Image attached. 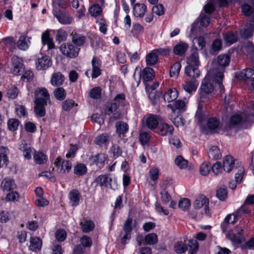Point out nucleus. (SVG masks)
I'll return each instance as SVG.
<instances>
[{
	"mask_svg": "<svg viewBox=\"0 0 254 254\" xmlns=\"http://www.w3.org/2000/svg\"><path fill=\"white\" fill-rule=\"evenodd\" d=\"M7 148L4 147H0V167L7 165L8 158L7 157Z\"/></svg>",
	"mask_w": 254,
	"mask_h": 254,
	"instance_id": "79ce46f5",
	"label": "nucleus"
},
{
	"mask_svg": "<svg viewBox=\"0 0 254 254\" xmlns=\"http://www.w3.org/2000/svg\"><path fill=\"white\" fill-rule=\"evenodd\" d=\"M235 167V160L231 156L227 155L223 158V167L225 171L230 172Z\"/></svg>",
	"mask_w": 254,
	"mask_h": 254,
	"instance_id": "b1692460",
	"label": "nucleus"
},
{
	"mask_svg": "<svg viewBox=\"0 0 254 254\" xmlns=\"http://www.w3.org/2000/svg\"><path fill=\"white\" fill-rule=\"evenodd\" d=\"M60 50L63 55L69 58L76 57L79 51L78 48L75 47L70 43L62 44L60 47Z\"/></svg>",
	"mask_w": 254,
	"mask_h": 254,
	"instance_id": "6e6552de",
	"label": "nucleus"
},
{
	"mask_svg": "<svg viewBox=\"0 0 254 254\" xmlns=\"http://www.w3.org/2000/svg\"><path fill=\"white\" fill-rule=\"evenodd\" d=\"M189 48V45L184 42H180L173 48V52L176 55L183 56Z\"/></svg>",
	"mask_w": 254,
	"mask_h": 254,
	"instance_id": "5701e85b",
	"label": "nucleus"
},
{
	"mask_svg": "<svg viewBox=\"0 0 254 254\" xmlns=\"http://www.w3.org/2000/svg\"><path fill=\"white\" fill-rule=\"evenodd\" d=\"M231 0H209L204 5V10L208 14L211 13L215 9V5L218 4L220 7L226 6Z\"/></svg>",
	"mask_w": 254,
	"mask_h": 254,
	"instance_id": "9b49d317",
	"label": "nucleus"
},
{
	"mask_svg": "<svg viewBox=\"0 0 254 254\" xmlns=\"http://www.w3.org/2000/svg\"><path fill=\"white\" fill-rule=\"evenodd\" d=\"M214 70H209L208 73L205 78L203 79L201 85V93H200V102H204V98H205L206 94L211 93L213 89L214 86L211 81H213L215 83V87L218 86L219 89V92L222 93L224 91V87L222 85V80L219 83V78L215 74Z\"/></svg>",
	"mask_w": 254,
	"mask_h": 254,
	"instance_id": "f03ea898",
	"label": "nucleus"
},
{
	"mask_svg": "<svg viewBox=\"0 0 254 254\" xmlns=\"http://www.w3.org/2000/svg\"><path fill=\"white\" fill-rule=\"evenodd\" d=\"M36 99L35 101L40 103H46L50 101V95L48 90L44 88L37 89L35 93Z\"/></svg>",
	"mask_w": 254,
	"mask_h": 254,
	"instance_id": "dca6fc26",
	"label": "nucleus"
},
{
	"mask_svg": "<svg viewBox=\"0 0 254 254\" xmlns=\"http://www.w3.org/2000/svg\"><path fill=\"white\" fill-rule=\"evenodd\" d=\"M69 197L72 205H77L79 204L80 194L78 190H74L70 191Z\"/></svg>",
	"mask_w": 254,
	"mask_h": 254,
	"instance_id": "3c124183",
	"label": "nucleus"
},
{
	"mask_svg": "<svg viewBox=\"0 0 254 254\" xmlns=\"http://www.w3.org/2000/svg\"><path fill=\"white\" fill-rule=\"evenodd\" d=\"M53 9H60V7L65 9L68 6V3L65 0H55L53 2Z\"/></svg>",
	"mask_w": 254,
	"mask_h": 254,
	"instance_id": "680f3d73",
	"label": "nucleus"
},
{
	"mask_svg": "<svg viewBox=\"0 0 254 254\" xmlns=\"http://www.w3.org/2000/svg\"><path fill=\"white\" fill-rule=\"evenodd\" d=\"M89 159L93 164H96L101 167L103 166L107 159V156L104 153H99L96 155L91 156Z\"/></svg>",
	"mask_w": 254,
	"mask_h": 254,
	"instance_id": "7c9ffc66",
	"label": "nucleus"
},
{
	"mask_svg": "<svg viewBox=\"0 0 254 254\" xmlns=\"http://www.w3.org/2000/svg\"><path fill=\"white\" fill-rule=\"evenodd\" d=\"M208 155L209 158L212 160L218 159L221 156L220 150L216 146H212L210 148Z\"/></svg>",
	"mask_w": 254,
	"mask_h": 254,
	"instance_id": "a19ab883",
	"label": "nucleus"
},
{
	"mask_svg": "<svg viewBox=\"0 0 254 254\" xmlns=\"http://www.w3.org/2000/svg\"><path fill=\"white\" fill-rule=\"evenodd\" d=\"M243 229L241 227H237L233 229L232 232L227 234V237L235 244H241L244 241V237L243 235Z\"/></svg>",
	"mask_w": 254,
	"mask_h": 254,
	"instance_id": "1a4fd4ad",
	"label": "nucleus"
},
{
	"mask_svg": "<svg viewBox=\"0 0 254 254\" xmlns=\"http://www.w3.org/2000/svg\"><path fill=\"white\" fill-rule=\"evenodd\" d=\"M150 138L149 134L145 131L141 132L139 134V140L143 146H148L149 141Z\"/></svg>",
	"mask_w": 254,
	"mask_h": 254,
	"instance_id": "bf43d9fd",
	"label": "nucleus"
},
{
	"mask_svg": "<svg viewBox=\"0 0 254 254\" xmlns=\"http://www.w3.org/2000/svg\"><path fill=\"white\" fill-rule=\"evenodd\" d=\"M208 129L212 132H217L220 130V122L215 117L210 118L207 122Z\"/></svg>",
	"mask_w": 254,
	"mask_h": 254,
	"instance_id": "cd10ccee",
	"label": "nucleus"
},
{
	"mask_svg": "<svg viewBox=\"0 0 254 254\" xmlns=\"http://www.w3.org/2000/svg\"><path fill=\"white\" fill-rule=\"evenodd\" d=\"M64 79V76L60 72H57L53 74L51 82L53 86H58L63 84Z\"/></svg>",
	"mask_w": 254,
	"mask_h": 254,
	"instance_id": "72a5a7b5",
	"label": "nucleus"
},
{
	"mask_svg": "<svg viewBox=\"0 0 254 254\" xmlns=\"http://www.w3.org/2000/svg\"><path fill=\"white\" fill-rule=\"evenodd\" d=\"M52 65V61L48 56H42L39 58L36 64L38 70H43L48 68Z\"/></svg>",
	"mask_w": 254,
	"mask_h": 254,
	"instance_id": "6ab92c4d",
	"label": "nucleus"
},
{
	"mask_svg": "<svg viewBox=\"0 0 254 254\" xmlns=\"http://www.w3.org/2000/svg\"><path fill=\"white\" fill-rule=\"evenodd\" d=\"M136 221L131 218H128L125 222L124 231L127 233H131L133 228L136 226Z\"/></svg>",
	"mask_w": 254,
	"mask_h": 254,
	"instance_id": "49530a36",
	"label": "nucleus"
},
{
	"mask_svg": "<svg viewBox=\"0 0 254 254\" xmlns=\"http://www.w3.org/2000/svg\"><path fill=\"white\" fill-rule=\"evenodd\" d=\"M198 85V82L195 79H191L186 81L183 85L184 90L190 94L194 92Z\"/></svg>",
	"mask_w": 254,
	"mask_h": 254,
	"instance_id": "aec40b11",
	"label": "nucleus"
},
{
	"mask_svg": "<svg viewBox=\"0 0 254 254\" xmlns=\"http://www.w3.org/2000/svg\"><path fill=\"white\" fill-rule=\"evenodd\" d=\"M232 217V215H227L226 216L224 222L221 224V227L223 232H227L229 224H233L235 223V220H233L232 221H229V219L231 218Z\"/></svg>",
	"mask_w": 254,
	"mask_h": 254,
	"instance_id": "0e129e2a",
	"label": "nucleus"
},
{
	"mask_svg": "<svg viewBox=\"0 0 254 254\" xmlns=\"http://www.w3.org/2000/svg\"><path fill=\"white\" fill-rule=\"evenodd\" d=\"M198 66L187 65L185 68V73L188 76L195 79L199 76L200 71L198 69Z\"/></svg>",
	"mask_w": 254,
	"mask_h": 254,
	"instance_id": "bb28decb",
	"label": "nucleus"
},
{
	"mask_svg": "<svg viewBox=\"0 0 254 254\" xmlns=\"http://www.w3.org/2000/svg\"><path fill=\"white\" fill-rule=\"evenodd\" d=\"M179 93L176 88H171L168 90L164 94V99L168 103L175 100L178 97Z\"/></svg>",
	"mask_w": 254,
	"mask_h": 254,
	"instance_id": "2f4dec72",
	"label": "nucleus"
},
{
	"mask_svg": "<svg viewBox=\"0 0 254 254\" xmlns=\"http://www.w3.org/2000/svg\"><path fill=\"white\" fill-rule=\"evenodd\" d=\"M230 57L227 54H221L219 55L216 60L212 62V67L209 70H214L215 74L219 78V83L223 80L224 77L223 72L225 67L229 64Z\"/></svg>",
	"mask_w": 254,
	"mask_h": 254,
	"instance_id": "20e7f679",
	"label": "nucleus"
},
{
	"mask_svg": "<svg viewBox=\"0 0 254 254\" xmlns=\"http://www.w3.org/2000/svg\"><path fill=\"white\" fill-rule=\"evenodd\" d=\"M167 107L171 109L173 112L177 110L180 112H184L186 110L187 102L182 100H178L175 102L173 105L168 104Z\"/></svg>",
	"mask_w": 254,
	"mask_h": 254,
	"instance_id": "c85d7f7f",
	"label": "nucleus"
},
{
	"mask_svg": "<svg viewBox=\"0 0 254 254\" xmlns=\"http://www.w3.org/2000/svg\"><path fill=\"white\" fill-rule=\"evenodd\" d=\"M0 187L3 191H10L16 189V185L13 180L4 179L2 181Z\"/></svg>",
	"mask_w": 254,
	"mask_h": 254,
	"instance_id": "c756f323",
	"label": "nucleus"
},
{
	"mask_svg": "<svg viewBox=\"0 0 254 254\" xmlns=\"http://www.w3.org/2000/svg\"><path fill=\"white\" fill-rule=\"evenodd\" d=\"M187 65L195 66L199 65L198 53L196 48H192L191 54L187 61Z\"/></svg>",
	"mask_w": 254,
	"mask_h": 254,
	"instance_id": "393cba45",
	"label": "nucleus"
},
{
	"mask_svg": "<svg viewBox=\"0 0 254 254\" xmlns=\"http://www.w3.org/2000/svg\"><path fill=\"white\" fill-rule=\"evenodd\" d=\"M222 40L219 38L216 39L214 40L212 44V51L211 54H215L216 53L218 52L222 48Z\"/></svg>",
	"mask_w": 254,
	"mask_h": 254,
	"instance_id": "4d7b16f0",
	"label": "nucleus"
},
{
	"mask_svg": "<svg viewBox=\"0 0 254 254\" xmlns=\"http://www.w3.org/2000/svg\"><path fill=\"white\" fill-rule=\"evenodd\" d=\"M254 115V102H252L244 112L235 114L232 116L229 123L225 126L224 130L228 133L232 134L235 133L237 128L245 122H249L251 117Z\"/></svg>",
	"mask_w": 254,
	"mask_h": 254,
	"instance_id": "f257e3e1",
	"label": "nucleus"
},
{
	"mask_svg": "<svg viewBox=\"0 0 254 254\" xmlns=\"http://www.w3.org/2000/svg\"><path fill=\"white\" fill-rule=\"evenodd\" d=\"M158 60V56L153 50L147 54L146 57V62L147 65H152L156 64Z\"/></svg>",
	"mask_w": 254,
	"mask_h": 254,
	"instance_id": "c03bdc74",
	"label": "nucleus"
},
{
	"mask_svg": "<svg viewBox=\"0 0 254 254\" xmlns=\"http://www.w3.org/2000/svg\"><path fill=\"white\" fill-rule=\"evenodd\" d=\"M91 64L92 67L91 77L92 78H96L101 74L102 62L98 58L93 57L91 61Z\"/></svg>",
	"mask_w": 254,
	"mask_h": 254,
	"instance_id": "2eb2a0df",
	"label": "nucleus"
},
{
	"mask_svg": "<svg viewBox=\"0 0 254 254\" xmlns=\"http://www.w3.org/2000/svg\"><path fill=\"white\" fill-rule=\"evenodd\" d=\"M89 12L92 16L96 17L100 14L101 8L98 4H94L89 8Z\"/></svg>",
	"mask_w": 254,
	"mask_h": 254,
	"instance_id": "338daca9",
	"label": "nucleus"
},
{
	"mask_svg": "<svg viewBox=\"0 0 254 254\" xmlns=\"http://www.w3.org/2000/svg\"><path fill=\"white\" fill-rule=\"evenodd\" d=\"M176 165L180 169H186L188 167V161L181 156H178L175 160Z\"/></svg>",
	"mask_w": 254,
	"mask_h": 254,
	"instance_id": "13d9d810",
	"label": "nucleus"
},
{
	"mask_svg": "<svg viewBox=\"0 0 254 254\" xmlns=\"http://www.w3.org/2000/svg\"><path fill=\"white\" fill-rule=\"evenodd\" d=\"M254 32V22H249L241 31V35L246 38L251 37Z\"/></svg>",
	"mask_w": 254,
	"mask_h": 254,
	"instance_id": "58836bf2",
	"label": "nucleus"
},
{
	"mask_svg": "<svg viewBox=\"0 0 254 254\" xmlns=\"http://www.w3.org/2000/svg\"><path fill=\"white\" fill-rule=\"evenodd\" d=\"M19 150L23 152V155L25 159L29 160L31 158L32 155L35 151L34 148L30 147L26 140H22L19 145Z\"/></svg>",
	"mask_w": 254,
	"mask_h": 254,
	"instance_id": "a211bd4d",
	"label": "nucleus"
},
{
	"mask_svg": "<svg viewBox=\"0 0 254 254\" xmlns=\"http://www.w3.org/2000/svg\"><path fill=\"white\" fill-rule=\"evenodd\" d=\"M87 167L83 164H78L74 168V173L78 176H82L87 173Z\"/></svg>",
	"mask_w": 254,
	"mask_h": 254,
	"instance_id": "603ef678",
	"label": "nucleus"
},
{
	"mask_svg": "<svg viewBox=\"0 0 254 254\" xmlns=\"http://www.w3.org/2000/svg\"><path fill=\"white\" fill-rule=\"evenodd\" d=\"M241 8L244 15L249 17V21L254 22V2L252 1L250 3H243Z\"/></svg>",
	"mask_w": 254,
	"mask_h": 254,
	"instance_id": "ddd939ff",
	"label": "nucleus"
},
{
	"mask_svg": "<svg viewBox=\"0 0 254 254\" xmlns=\"http://www.w3.org/2000/svg\"><path fill=\"white\" fill-rule=\"evenodd\" d=\"M11 71L13 74L17 75L23 72L24 66L21 58L14 56L11 58Z\"/></svg>",
	"mask_w": 254,
	"mask_h": 254,
	"instance_id": "9d476101",
	"label": "nucleus"
},
{
	"mask_svg": "<svg viewBox=\"0 0 254 254\" xmlns=\"http://www.w3.org/2000/svg\"><path fill=\"white\" fill-rule=\"evenodd\" d=\"M159 176V170L156 167H152L149 170V176L150 179L154 181L158 180Z\"/></svg>",
	"mask_w": 254,
	"mask_h": 254,
	"instance_id": "774afa93",
	"label": "nucleus"
},
{
	"mask_svg": "<svg viewBox=\"0 0 254 254\" xmlns=\"http://www.w3.org/2000/svg\"><path fill=\"white\" fill-rule=\"evenodd\" d=\"M117 132L119 134H124L128 130V126L126 123L120 121L116 125Z\"/></svg>",
	"mask_w": 254,
	"mask_h": 254,
	"instance_id": "09e8293b",
	"label": "nucleus"
},
{
	"mask_svg": "<svg viewBox=\"0 0 254 254\" xmlns=\"http://www.w3.org/2000/svg\"><path fill=\"white\" fill-rule=\"evenodd\" d=\"M109 138L108 134L104 133L97 136L95 138L94 142L100 146L107 147L109 143Z\"/></svg>",
	"mask_w": 254,
	"mask_h": 254,
	"instance_id": "4c0bfd02",
	"label": "nucleus"
},
{
	"mask_svg": "<svg viewBox=\"0 0 254 254\" xmlns=\"http://www.w3.org/2000/svg\"><path fill=\"white\" fill-rule=\"evenodd\" d=\"M244 53H247L252 63L254 64V45L251 41L245 43L242 47Z\"/></svg>",
	"mask_w": 254,
	"mask_h": 254,
	"instance_id": "412c9836",
	"label": "nucleus"
},
{
	"mask_svg": "<svg viewBox=\"0 0 254 254\" xmlns=\"http://www.w3.org/2000/svg\"><path fill=\"white\" fill-rule=\"evenodd\" d=\"M154 76V72L153 69L150 67L145 68L141 74V68L139 66L136 67L133 75V78L136 81L138 85L140 82L141 77L144 83L147 82L152 80Z\"/></svg>",
	"mask_w": 254,
	"mask_h": 254,
	"instance_id": "39448f33",
	"label": "nucleus"
},
{
	"mask_svg": "<svg viewBox=\"0 0 254 254\" xmlns=\"http://www.w3.org/2000/svg\"><path fill=\"white\" fill-rule=\"evenodd\" d=\"M18 89L15 86L11 85L9 86L7 90V96L8 98L11 99L15 98L18 95Z\"/></svg>",
	"mask_w": 254,
	"mask_h": 254,
	"instance_id": "69168bd1",
	"label": "nucleus"
},
{
	"mask_svg": "<svg viewBox=\"0 0 254 254\" xmlns=\"http://www.w3.org/2000/svg\"><path fill=\"white\" fill-rule=\"evenodd\" d=\"M29 243V249L30 250L37 252L41 249L42 241L40 238L37 237H31Z\"/></svg>",
	"mask_w": 254,
	"mask_h": 254,
	"instance_id": "4be33fe9",
	"label": "nucleus"
},
{
	"mask_svg": "<svg viewBox=\"0 0 254 254\" xmlns=\"http://www.w3.org/2000/svg\"><path fill=\"white\" fill-rule=\"evenodd\" d=\"M128 104L126 99V96L123 93L117 94L113 100L112 102L105 109L106 115H111L110 120L115 121L120 118L121 112L118 109L120 107H123Z\"/></svg>",
	"mask_w": 254,
	"mask_h": 254,
	"instance_id": "7ed1b4c3",
	"label": "nucleus"
},
{
	"mask_svg": "<svg viewBox=\"0 0 254 254\" xmlns=\"http://www.w3.org/2000/svg\"><path fill=\"white\" fill-rule=\"evenodd\" d=\"M54 165L62 173H68L72 167V164L70 161L63 160L60 157L56 158L54 162Z\"/></svg>",
	"mask_w": 254,
	"mask_h": 254,
	"instance_id": "4468645a",
	"label": "nucleus"
},
{
	"mask_svg": "<svg viewBox=\"0 0 254 254\" xmlns=\"http://www.w3.org/2000/svg\"><path fill=\"white\" fill-rule=\"evenodd\" d=\"M211 170V165L209 162H204L199 168L200 173L201 175H207Z\"/></svg>",
	"mask_w": 254,
	"mask_h": 254,
	"instance_id": "052dcab7",
	"label": "nucleus"
},
{
	"mask_svg": "<svg viewBox=\"0 0 254 254\" xmlns=\"http://www.w3.org/2000/svg\"><path fill=\"white\" fill-rule=\"evenodd\" d=\"M145 126L150 129L155 128L159 124V118L157 116L149 114L143 118Z\"/></svg>",
	"mask_w": 254,
	"mask_h": 254,
	"instance_id": "f3484780",
	"label": "nucleus"
},
{
	"mask_svg": "<svg viewBox=\"0 0 254 254\" xmlns=\"http://www.w3.org/2000/svg\"><path fill=\"white\" fill-rule=\"evenodd\" d=\"M81 229L83 232L88 233L93 230L94 224L91 220H86L84 223L81 222Z\"/></svg>",
	"mask_w": 254,
	"mask_h": 254,
	"instance_id": "5fc2aeb1",
	"label": "nucleus"
},
{
	"mask_svg": "<svg viewBox=\"0 0 254 254\" xmlns=\"http://www.w3.org/2000/svg\"><path fill=\"white\" fill-rule=\"evenodd\" d=\"M174 129V127L171 125L162 123L159 127V134L162 136L171 134L173 132Z\"/></svg>",
	"mask_w": 254,
	"mask_h": 254,
	"instance_id": "a878e982",
	"label": "nucleus"
},
{
	"mask_svg": "<svg viewBox=\"0 0 254 254\" xmlns=\"http://www.w3.org/2000/svg\"><path fill=\"white\" fill-rule=\"evenodd\" d=\"M36 104L35 106V112L36 114L39 117H42L45 115V110L44 107L47 105L46 103L37 102L35 101Z\"/></svg>",
	"mask_w": 254,
	"mask_h": 254,
	"instance_id": "8fccbe9b",
	"label": "nucleus"
},
{
	"mask_svg": "<svg viewBox=\"0 0 254 254\" xmlns=\"http://www.w3.org/2000/svg\"><path fill=\"white\" fill-rule=\"evenodd\" d=\"M42 42L43 45H47L48 49H52L55 47L53 39L50 36L49 31L47 30L42 35Z\"/></svg>",
	"mask_w": 254,
	"mask_h": 254,
	"instance_id": "c9c22d12",
	"label": "nucleus"
},
{
	"mask_svg": "<svg viewBox=\"0 0 254 254\" xmlns=\"http://www.w3.org/2000/svg\"><path fill=\"white\" fill-rule=\"evenodd\" d=\"M208 203V200L206 197L203 195H200L195 199L193 207L195 209H199L204 206L206 215L210 216L211 213L209 212Z\"/></svg>",
	"mask_w": 254,
	"mask_h": 254,
	"instance_id": "f8f14e48",
	"label": "nucleus"
},
{
	"mask_svg": "<svg viewBox=\"0 0 254 254\" xmlns=\"http://www.w3.org/2000/svg\"><path fill=\"white\" fill-rule=\"evenodd\" d=\"M181 68V64L180 63L177 62L175 63L170 70V76L171 77L177 76L179 74Z\"/></svg>",
	"mask_w": 254,
	"mask_h": 254,
	"instance_id": "e2e57ef3",
	"label": "nucleus"
},
{
	"mask_svg": "<svg viewBox=\"0 0 254 254\" xmlns=\"http://www.w3.org/2000/svg\"><path fill=\"white\" fill-rule=\"evenodd\" d=\"M254 73V70L252 68H247L242 71L236 73V76L241 79L246 80L251 77Z\"/></svg>",
	"mask_w": 254,
	"mask_h": 254,
	"instance_id": "473e14b6",
	"label": "nucleus"
},
{
	"mask_svg": "<svg viewBox=\"0 0 254 254\" xmlns=\"http://www.w3.org/2000/svg\"><path fill=\"white\" fill-rule=\"evenodd\" d=\"M53 14L61 24L69 25L74 21L73 17L68 12L60 9H53Z\"/></svg>",
	"mask_w": 254,
	"mask_h": 254,
	"instance_id": "0eeeda50",
	"label": "nucleus"
},
{
	"mask_svg": "<svg viewBox=\"0 0 254 254\" xmlns=\"http://www.w3.org/2000/svg\"><path fill=\"white\" fill-rule=\"evenodd\" d=\"M30 39L29 37L26 36H20L17 42L18 49L23 51L27 50L30 43Z\"/></svg>",
	"mask_w": 254,
	"mask_h": 254,
	"instance_id": "f704fd0d",
	"label": "nucleus"
},
{
	"mask_svg": "<svg viewBox=\"0 0 254 254\" xmlns=\"http://www.w3.org/2000/svg\"><path fill=\"white\" fill-rule=\"evenodd\" d=\"M201 102H199L198 104L197 109L195 116L196 120L197 121L198 123L200 124H201L205 119V116L202 110V106L201 104Z\"/></svg>",
	"mask_w": 254,
	"mask_h": 254,
	"instance_id": "864d4df0",
	"label": "nucleus"
},
{
	"mask_svg": "<svg viewBox=\"0 0 254 254\" xmlns=\"http://www.w3.org/2000/svg\"><path fill=\"white\" fill-rule=\"evenodd\" d=\"M146 11V6L143 3H137L133 6V14L136 17H142Z\"/></svg>",
	"mask_w": 254,
	"mask_h": 254,
	"instance_id": "e433bc0d",
	"label": "nucleus"
},
{
	"mask_svg": "<svg viewBox=\"0 0 254 254\" xmlns=\"http://www.w3.org/2000/svg\"><path fill=\"white\" fill-rule=\"evenodd\" d=\"M86 38L85 36L77 33L72 35V41L77 46H81L85 42Z\"/></svg>",
	"mask_w": 254,
	"mask_h": 254,
	"instance_id": "de8ad7c7",
	"label": "nucleus"
},
{
	"mask_svg": "<svg viewBox=\"0 0 254 254\" xmlns=\"http://www.w3.org/2000/svg\"><path fill=\"white\" fill-rule=\"evenodd\" d=\"M33 158L35 162L37 164H43L47 162L48 157L45 153L43 152H35L33 155Z\"/></svg>",
	"mask_w": 254,
	"mask_h": 254,
	"instance_id": "ea45409f",
	"label": "nucleus"
},
{
	"mask_svg": "<svg viewBox=\"0 0 254 254\" xmlns=\"http://www.w3.org/2000/svg\"><path fill=\"white\" fill-rule=\"evenodd\" d=\"M144 241L147 245H154L158 242V237L155 233H150L146 235Z\"/></svg>",
	"mask_w": 254,
	"mask_h": 254,
	"instance_id": "6e6d98bb",
	"label": "nucleus"
},
{
	"mask_svg": "<svg viewBox=\"0 0 254 254\" xmlns=\"http://www.w3.org/2000/svg\"><path fill=\"white\" fill-rule=\"evenodd\" d=\"M174 249L176 253L181 254L186 252L188 249V247L185 242L178 241L175 244Z\"/></svg>",
	"mask_w": 254,
	"mask_h": 254,
	"instance_id": "a18cd8bd",
	"label": "nucleus"
},
{
	"mask_svg": "<svg viewBox=\"0 0 254 254\" xmlns=\"http://www.w3.org/2000/svg\"><path fill=\"white\" fill-rule=\"evenodd\" d=\"M96 182L101 187H108L113 190H116L118 188L117 181L116 178L109 177L108 175H101L95 179Z\"/></svg>",
	"mask_w": 254,
	"mask_h": 254,
	"instance_id": "423d86ee",
	"label": "nucleus"
},
{
	"mask_svg": "<svg viewBox=\"0 0 254 254\" xmlns=\"http://www.w3.org/2000/svg\"><path fill=\"white\" fill-rule=\"evenodd\" d=\"M223 38L225 43L230 45L237 41L238 36L237 34L229 32L223 35Z\"/></svg>",
	"mask_w": 254,
	"mask_h": 254,
	"instance_id": "37998d69",
	"label": "nucleus"
}]
</instances>
